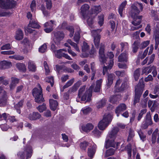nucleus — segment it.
<instances>
[{
  "instance_id": "nucleus-1",
  "label": "nucleus",
  "mask_w": 159,
  "mask_h": 159,
  "mask_svg": "<svg viewBox=\"0 0 159 159\" xmlns=\"http://www.w3.org/2000/svg\"><path fill=\"white\" fill-rule=\"evenodd\" d=\"M119 129L117 127H114L109 134L107 137L105 143V147L106 148L110 147L114 148L115 143L114 139L116 137Z\"/></svg>"
},
{
  "instance_id": "nucleus-2",
  "label": "nucleus",
  "mask_w": 159,
  "mask_h": 159,
  "mask_svg": "<svg viewBox=\"0 0 159 159\" xmlns=\"http://www.w3.org/2000/svg\"><path fill=\"white\" fill-rule=\"evenodd\" d=\"M94 87V84L91 85L89 87V90L85 93L84 95L82 96V92L84 91L85 89V87H83L81 88L79 91L78 96L76 98V101L77 102H79L80 100L82 101H84L86 99V98L87 96L86 101V102H89L91 100V98L92 95V90Z\"/></svg>"
},
{
  "instance_id": "nucleus-3",
  "label": "nucleus",
  "mask_w": 159,
  "mask_h": 159,
  "mask_svg": "<svg viewBox=\"0 0 159 159\" xmlns=\"http://www.w3.org/2000/svg\"><path fill=\"white\" fill-rule=\"evenodd\" d=\"M144 87V84L143 79H141L139 80V83L135 87V96L133 103L134 105H135L137 103L139 102Z\"/></svg>"
},
{
  "instance_id": "nucleus-4",
  "label": "nucleus",
  "mask_w": 159,
  "mask_h": 159,
  "mask_svg": "<svg viewBox=\"0 0 159 159\" xmlns=\"http://www.w3.org/2000/svg\"><path fill=\"white\" fill-rule=\"evenodd\" d=\"M38 88H34L32 91V95L35 98L36 102L40 103L44 101L42 93V89L39 84H38Z\"/></svg>"
},
{
  "instance_id": "nucleus-5",
  "label": "nucleus",
  "mask_w": 159,
  "mask_h": 159,
  "mask_svg": "<svg viewBox=\"0 0 159 159\" xmlns=\"http://www.w3.org/2000/svg\"><path fill=\"white\" fill-rule=\"evenodd\" d=\"M80 10V14L84 19H85L90 14V6L88 4L85 3L82 5Z\"/></svg>"
},
{
  "instance_id": "nucleus-6",
  "label": "nucleus",
  "mask_w": 159,
  "mask_h": 159,
  "mask_svg": "<svg viewBox=\"0 0 159 159\" xmlns=\"http://www.w3.org/2000/svg\"><path fill=\"white\" fill-rule=\"evenodd\" d=\"M16 4V2L13 0H0V7L3 8H11Z\"/></svg>"
},
{
  "instance_id": "nucleus-7",
  "label": "nucleus",
  "mask_w": 159,
  "mask_h": 159,
  "mask_svg": "<svg viewBox=\"0 0 159 159\" xmlns=\"http://www.w3.org/2000/svg\"><path fill=\"white\" fill-rule=\"evenodd\" d=\"M32 150L31 147H28L24 152H20L18 153V155L21 159H24L25 155L26 159L30 158L32 156Z\"/></svg>"
},
{
  "instance_id": "nucleus-8",
  "label": "nucleus",
  "mask_w": 159,
  "mask_h": 159,
  "mask_svg": "<svg viewBox=\"0 0 159 159\" xmlns=\"http://www.w3.org/2000/svg\"><path fill=\"white\" fill-rule=\"evenodd\" d=\"M98 31L100 32L101 30H93L92 31V35L94 38V43L96 47L97 48L99 46L100 39V35L98 34Z\"/></svg>"
},
{
  "instance_id": "nucleus-9",
  "label": "nucleus",
  "mask_w": 159,
  "mask_h": 159,
  "mask_svg": "<svg viewBox=\"0 0 159 159\" xmlns=\"http://www.w3.org/2000/svg\"><path fill=\"white\" fill-rule=\"evenodd\" d=\"M56 25L55 21L50 20L49 22H48L44 24V31L47 33H49L53 30V27Z\"/></svg>"
},
{
  "instance_id": "nucleus-10",
  "label": "nucleus",
  "mask_w": 159,
  "mask_h": 159,
  "mask_svg": "<svg viewBox=\"0 0 159 159\" xmlns=\"http://www.w3.org/2000/svg\"><path fill=\"white\" fill-rule=\"evenodd\" d=\"M104 46L101 44L99 51V60L103 63H106L107 60L104 54Z\"/></svg>"
},
{
  "instance_id": "nucleus-11",
  "label": "nucleus",
  "mask_w": 159,
  "mask_h": 159,
  "mask_svg": "<svg viewBox=\"0 0 159 159\" xmlns=\"http://www.w3.org/2000/svg\"><path fill=\"white\" fill-rule=\"evenodd\" d=\"M64 35L61 32H57L54 34V37L53 38L54 42L57 45L60 44V42L63 38Z\"/></svg>"
},
{
  "instance_id": "nucleus-12",
  "label": "nucleus",
  "mask_w": 159,
  "mask_h": 159,
  "mask_svg": "<svg viewBox=\"0 0 159 159\" xmlns=\"http://www.w3.org/2000/svg\"><path fill=\"white\" fill-rule=\"evenodd\" d=\"M89 49V46L88 44L85 42H84L83 45L82 46V51L83 53L80 56L81 57H88Z\"/></svg>"
},
{
  "instance_id": "nucleus-13",
  "label": "nucleus",
  "mask_w": 159,
  "mask_h": 159,
  "mask_svg": "<svg viewBox=\"0 0 159 159\" xmlns=\"http://www.w3.org/2000/svg\"><path fill=\"white\" fill-rule=\"evenodd\" d=\"M131 7L130 15L132 17H135L140 13V11L136 5V2L131 5Z\"/></svg>"
},
{
  "instance_id": "nucleus-14",
  "label": "nucleus",
  "mask_w": 159,
  "mask_h": 159,
  "mask_svg": "<svg viewBox=\"0 0 159 159\" xmlns=\"http://www.w3.org/2000/svg\"><path fill=\"white\" fill-rule=\"evenodd\" d=\"M127 107L124 103H121L119 105L115 110V113L117 116H119L120 112L125 110Z\"/></svg>"
},
{
  "instance_id": "nucleus-15",
  "label": "nucleus",
  "mask_w": 159,
  "mask_h": 159,
  "mask_svg": "<svg viewBox=\"0 0 159 159\" xmlns=\"http://www.w3.org/2000/svg\"><path fill=\"white\" fill-rule=\"evenodd\" d=\"M79 86L77 85V84H75V85L69 90L67 93H64L63 98L65 100H67L69 98V94L70 92L75 91L77 90Z\"/></svg>"
},
{
  "instance_id": "nucleus-16",
  "label": "nucleus",
  "mask_w": 159,
  "mask_h": 159,
  "mask_svg": "<svg viewBox=\"0 0 159 159\" xmlns=\"http://www.w3.org/2000/svg\"><path fill=\"white\" fill-rule=\"evenodd\" d=\"M67 23L65 22H64L61 25V27L62 29H66L70 32L69 36L70 37L73 36L74 34V29L72 26H66Z\"/></svg>"
},
{
  "instance_id": "nucleus-17",
  "label": "nucleus",
  "mask_w": 159,
  "mask_h": 159,
  "mask_svg": "<svg viewBox=\"0 0 159 159\" xmlns=\"http://www.w3.org/2000/svg\"><path fill=\"white\" fill-rule=\"evenodd\" d=\"M121 82V81L120 79H118L116 81L115 86L116 92H120L123 90L124 88H125V83H122L121 84V87L120 88H118Z\"/></svg>"
},
{
  "instance_id": "nucleus-18",
  "label": "nucleus",
  "mask_w": 159,
  "mask_h": 159,
  "mask_svg": "<svg viewBox=\"0 0 159 159\" xmlns=\"http://www.w3.org/2000/svg\"><path fill=\"white\" fill-rule=\"evenodd\" d=\"M107 55L108 57L110 59L109 62L108 63V64H109L108 68L109 69H111L114 64L113 59V58L114 57V55L112 52H108Z\"/></svg>"
},
{
  "instance_id": "nucleus-19",
  "label": "nucleus",
  "mask_w": 159,
  "mask_h": 159,
  "mask_svg": "<svg viewBox=\"0 0 159 159\" xmlns=\"http://www.w3.org/2000/svg\"><path fill=\"white\" fill-rule=\"evenodd\" d=\"M105 118V117H104V119H102L98 123V126L99 129L101 130H102L105 129L109 124L104 121Z\"/></svg>"
},
{
  "instance_id": "nucleus-20",
  "label": "nucleus",
  "mask_w": 159,
  "mask_h": 159,
  "mask_svg": "<svg viewBox=\"0 0 159 159\" xmlns=\"http://www.w3.org/2000/svg\"><path fill=\"white\" fill-rule=\"evenodd\" d=\"M91 10L92 11V14H94L93 16H96L98 13H99L101 11V7L100 6H94L91 8Z\"/></svg>"
},
{
  "instance_id": "nucleus-21",
  "label": "nucleus",
  "mask_w": 159,
  "mask_h": 159,
  "mask_svg": "<svg viewBox=\"0 0 159 159\" xmlns=\"http://www.w3.org/2000/svg\"><path fill=\"white\" fill-rule=\"evenodd\" d=\"M41 116V115L39 113L33 112L29 114V118L31 120H35L39 119Z\"/></svg>"
},
{
  "instance_id": "nucleus-22",
  "label": "nucleus",
  "mask_w": 159,
  "mask_h": 159,
  "mask_svg": "<svg viewBox=\"0 0 159 159\" xmlns=\"http://www.w3.org/2000/svg\"><path fill=\"white\" fill-rule=\"evenodd\" d=\"M50 107L51 109L54 111L58 106V103L57 101L52 99L49 100Z\"/></svg>"
},
{
  "instance_id": "nucleus-23",
  "label": "nucleus",
  "mask_w": 159,
  "mask_h": 159,
  "mask_svg": "<svg viewBox=\"0 0 159 159\" xmlns=\"http://www.w3.org/2000/svg\"><path fill=\"white\" fill-rule=\"evenodd\" d=\"M11 66L10 62L6 61H2L0 62V68L1 69H5L10 67Z\"/></svg>"
},
{
  "instance_id": "nucleus-24",
  "label": "nucleus",
  "mask_w": 159,
  "mask_h": 159,
  "mask_svg": "<svg viewBox=\"0 0 159 159\" xmlns=\"http://www.w3.org/2000/svg\"><path fill=\"white\" fill-rule=\"evenodd\" d=\"M15 39L17 40H21L23 38V33L21 30H18L15 36Z\"/></svg>"
},
{
  "instance_id": "nucleus-25",
  "label": "nucleus",
  "mask_w": 159,
  "mask_h": 159,
  "mask_svg": "<svg viewBox=\"0 0 159 159\" xmlns=\"http://www.w3.org/2000/svg\"><path fill=\"white\" fill-rule=\"evenodd\" d=\"M119 62H127L128 59V55L126 53H121L118 57Z\"/></svg>"
},
{
  "instance_id": "nucleus-26",
  "label": "nucleus",
  "mask_w": 159,
  "mask_h": 159,
  "mask_svg": "<svg viewBox=\"0 0 159 159\" xmlns=\"http://www.w3.org/2000/svg\"><path fill=\"white\" fill-rule=\"evenodd\" d=\"M93 128V125L91 124L88 123L85 125L82 126V130L85 132H88L92 129Z\"/></svg>"
},
{
  "instance_id": "nucleus-27",
  "label": "nucleus",
  "mask_w": 159,
  "mask_h": 159,
  "mask_svg": "<svg viewBox=\"0 0 159 159\" xmlns=\"http://www.w3.org/2000/svg\"><path fill=\"white\" fill-rule=\"evenodd\" d=\"M102 82V79H100L96 81V86L94 90L95 92H99Z\"/></svg>"
},
{
  "instance_id": "nucleus-28",
  "label": "nucleus",
  "mask_w": 159,
  "mask_h": 159,
  "mask_svg": "<svg viewBox=\"0 0 159 159\" xmlns=\"http://www.w3.org/2000/svg\"><path fill=\"white\" fill-rule=\"evenodd\" d=\"M127 3V2L126 1H125L124 2L122 3L120 5L119 9V13L120 14L121 17H122L123 16L122 15V12L123 11V10L126 5Z\"/></svg>"
},
{
  "instance_id": "nucleus-29",
  "label": "nucleus",
  "mask_w": 159,
  "mask_h": 159,
  "mask_svg": "<svg viewBox=\"0 0 159 159\" xmlns=\"http://www.w3.org/2000/svg\"><path fill=\"white\" fill-rule=\"evenodd\" d=\"M105 117L104 121H105L108 123H109L112 120V117L110 113H106L104 115L103 119Z\"/></svg>"
},
{
  "instance_id": "nucleus-30",
  "label": "nucleus",
  "mask_w": 159,
  "mask_h": 159,
  "mask_svg": "<svg viewBox=\"0 0 159 159\" xmlns=\"http://www.w3.org/2000/svg\"><path fill=\"white\" fill-rule=\"evenodd\" d=\"M120 96L119 95L111 96L110 98L109 101L111 103H114L120 98Z\"/></svg>"
},
{
  "instance_id": "nucleus-31",
  "label": "nucleus",
  "mask_w": 159,
  "mask_h": 159,
  "mask_svg": "<svg viewBox=\"0 0 159 159\" xmlns=\"http://www.w3.org/2000/svg\"><path fill=\"white\" fill-rule=\"evenodd\" d=\"M24 102L23 100L20 101L15 106V107L16 110L17 112L19 114L21 113L20 108L22 106L23 103Z\"/></svg>"
},
{
  "instance_id": "nucleus-32",
  "label": "nucleus",
  "mask_w": 159,
  "mask_h": 159,
  "mask_svg": "<svg viewBox=\"0 0 159 159\" xmlns=\"http://www.w3.org/2000/svg\"><path fill=\"white\" fill-rule=\"evenodd\" d=\"M142 17V16H137V18L135 20L132 22V24L135 26H138L139 25H140L141 23V19Z\"/></svg>"
},
{
  "instance_id": "nucleus-33",
  "label": "nucleus",
  "mask_w": 159,
  "mask_h": 159,
  "mask_svg": "<svg viewBox=\"0 0 159 159\" xmlns=\"http://www.w3.org/2000/svg\"><path fill=\"white\" fill-rule=\"evenodd\" d=\"M114 75L112 74H109L107 75V85L108 86H110L113 83V78L114 77Z\"/></svg>"
},
{
  "instance_id": "nucleus-34",
  "label": "nucleus",
  "mask_w": 159,
  "mask_h": 159,
  "mask_svg": "<svg viewBox=\"0 0 159 159\" xmlns=\"http://www.w3.org/2000/svg\"><path fill=\"white\" fill-rule=\"evenodd\" d=\"M155 39V49H157L158 47L159 44V32H157L154 33Z\"/></svg>"
},
{
  "instance_id": "nucleus-35",
  "label": "nucleus",
  "mask_w": 159,
  "mask_h": 159,
  "mask_svg": "<svg viewBox=\"0 0 159 159\" xmlns=\"http://www.w3.org/2000/svg\"><path fill=\"white\" fill-rule=\"evenodd\" d=\"M28 68L29 70L32 71H34L36 70V66L33 62L30 61L28 62Z\"/></svg>"
},
{
  "instance_id": "nucleus-36",
  "label": "nucleus",
  "mask_w": 159,
  "mask_h": 159,
  "mask_svg": "<svg viewBox=\"0 0 159 159\" xmlns=\"http://www.w3.org/2000/svg\"><path fill=\"white\" fill-rule=\"evenodd\" d=\"M19 80L15 77L11 78V84L10 88L12 89L13 87H15L16 85L19 82Z\"/></svg>"
},
{
  "instance_id": "nucleus-37",
  "label": "nucleus",
  "mask_w": 159,
  "mask_h": 159,
  "mask_svg": "<svg viewBox=\"0 0 159 159\" xmlns=\"http://www.w3.org/2000/svg\"><path fill=\"white\" fill-rule=\"evenodd\" d=\"M94 17L95 16L93 17V16H92L91 14H90L86 17L87 18V22L89 26H91L93 24V18H94Z\"/></svg>"
},
{
  "instance_id": "nucleus-38",
  "label": "nucleus",
  "mask_w": 159,
  "mask_h": 159,
  "mask_svg": "<svg viewBox=\"0 0 159 159\" xmlns=\"http://www.w3.org/2000/svg\"><path fill=\"white\" fill-rule=\"evenodd\" d=\"M28 25L33 28H38L39 27L37 22L34 20H30Z\"/></svg>"
},
{
  "instance_id": "nucleus-39",
  "label": "nucleus",
  "mask_w": 159,
  "mask_h": 159,
  "mask_svg": "<svg viewBox=\"0 0 159 159\" xmlns=\"http://www.w3.org/2000/svg\"><path fill=\"white\" fill-rule=\"evenodd\" d=\"M16 67L21 71H25L26 68L25 65L22 63H19L16 64Z\"/></svg>"
},
{
  "instance_id": "nucleus-40",
  "label": "nucleus",
  "mask_w": 159,
  "mask_h": 159,
  "mask_svg": "<svg viewBox=\"0 0 159 159\" xmlns=\"http://www.w3.org/2000/svg\"><path fill=\"white\" fill-rule=\"evenodd\" d=\"M152 67H146L143 68L142 69V75L145 74L147 75L150 73L152 71Z\"/></svg>"
},
{
  "instance_id": "nucleus-41",
  "label": "nucleus",
  "mask_w": 159,
  "mask_h": 159,
  "mask_svg": "<svg viewBox=\"0 0 159 159\" xmlns=\"http://www.w3.org/2000/svg\"><path fill=\"white\" fill-rule=\"evenodd\" d=\"M115 150L113 148H110L106 150L105 157H107L111 156L114 154Z\"/></svg>"
},
{
  "instance_id": "nucleus-42",
  "label": "nucleus",
  "mask_w": 159,
  "mask_h": 159,
  "mask_svg": "<svg viewBox=\"0 0 159 159\" xmlns=\"http://www.w3.org/2000/svg\"><path fill=\"white\" fill-rule=\"evenodd\" d=\"M145 122L148 125H151L152 124V121L150 112H148L147 113L146 116Z\"/></svg>"
},
{
  "instance_id": "nucleus-43",
  "label": "nucleus",
  "mask_w": 159,
  "mask_h": 159,
  "mask_svg": "<svg viewBox=\"0 0 159 159\" xmlns=\"http://www.w3.org/2000/svg\"><path fill=\"white\" fill-rule=\"evenodd\" d=\"M121 48V51L124 52L127 51L128 49L129 45L127 42H122L120 44Z\"/></svg>"
},
{
  "instance_id": "nucleus-44",
  "label": "nucleus",
  "mask_w": 159,
  "mask_h": 159,
  "mask_svg": "<svg viewBox=\"0 0 159 159\" xmlns=\"http://www.w3.org/2000/svg\"><path fill=\"white\" fill-rule=\"evenodd\" d=\"M140 70L139 68L137 69L134 72V76L135 81H137L140 75Z\"/></svg>"
},
{
  "instance_id": "nucleus-45",
  "label": "nucleus",
  "mask_w": 159,
  "mask_h": 159,
  "mask_svg": "<svg viewBox=\"0 0 159 159\" xmlns=\"http://www.w3.org/2000/svg\"><path fill=\"white\" fill-rule=\"evenodd\" d=\"M80 29H78L77 32H75V36L74 37V40L75 41L78 42L79 41L80 38Z\"/></svg>"
},
{
  "instance_id": "nucleus-46",
  "label": "nucleus",
  "mask_w": 159,
  "mask_h": 159,
  "mask_svg": "<svg viewBox=\"0 0 159 159\" xmlns=\"http://www.w3.org/2000/svg\"><path fill=\"white\" fill-rule=\"evenodd\" d=\"M95 152V150L92 148H89L88 152V156L90 157V159H91L93 158Z\"/></svg>"
},
{
  "instance_id": "nucleus-47",
  "label": "nucleus",
  "mask_w": 159,
  "mask_h": 159,
  "mask_svg": "<svg viewBox=\"0 0 159 159\" xmlns=\"http://www.w3.org/2000/svg\"><path fill=\"white\" fill-rule=\"evenodd\" d=\"M7 103L6 95L3 96L0 98V106H3Z\"/></svg>"
},
{
  "instance_id": "nucleus-48",
  "label": "nucleus",
  "mask_w": 159,
  "mask_h": 159,
  "mask_svg": "<svg viewBox=\"0 0 159 159\" xmlns=\"http://www.w3.org/2000/svg\"><path fill=\"white\" fill-rule=\"evenodd\" d=\"M74 81V79L72 78L67 81L66 84L63 86V88L64 89L67 88L71 86Z\"/></svg>"
},
{
  "instance_id": "nucleus-49",
  "label": "nucleus",
  "mask_w": 159,
  "mask_h": 159,
  "mask_svg": "<svg viewBox=\"0 0 159 159\" xmlns=\"http://www.w3.org/2000/svg\"><path fill=\"white\" fill-rule=\"evenodd\" d=\"M81 111L84 114L86 115L91 112V109L89 107H86L83 108Z\"/></svg>"
},
{
  "instance_id": "nucleus-50",
  "label": "nucleus",
  "mask_w": 159,
  "mask_h": 159,
  "mask_svg": "<svg viewBox=\"0 0 159 159\" xmlns=\"http://www.w3.org/2000/svg\"><path fill=\"white\" fill-rule=\"evenodd\" d=\"M67 42L72 46L78 52H80V50L77 45L75 43L72 42L70 39H69L67 41Z\"/></svg>"
},
{
  "instance_id": "nucleus-51",
  "label": "nucleus",
  "mask_w": 159,
  "mask_h": 159,
  "mask_svg": "<svg viewBox=\"0 0 159 159\" xmlns=\"http://www.w3.org/2000/svg\"><path fill=\"white\" fill-rule=\"evenodd\" d=\"M98 23L100 26H102L104 22V16L103 15H101L98 16Z\"/></svg>"
},
{
  "instance_id": "nucleus-52",
  "label": "nucleus",
  "mask_w": 159,
  "mask_h": 159,
  "mask_svg": "<svg viewBox=\"0 0 159 159\" xmlns=\"http://www.w3.org/2000/svg\"><path fill=\"white\" fill-rule=\"evenodd\" d=\"M47 45L46 43L42 45L39 48V51L40 52L44 53L46 51Z\"/></svg>"
},
{
  "instance_id": "nucleus-53",
  "label": "nucleus",
  "mask_w": 159,
  "mask_h": 159,
  "mask_svg": "<svg viewBox=\"0 0 159 159\" xmlns=\"http://www.w3.org/2000/svg\"><path fill=\"white\" fill-rule=\"evenodd\" d=\"M106 100L103 99L98 103L97 107L98 108H101L105 105L106 103Z\"/></svg>"
},
{
  "instance_id": "nucleus-54",
  "label": "nucleus",
  "mask_w": 159,
  "mask_h": 159,
  "mask_svg": "<svg viewBox=\"0 0 159 159\" xmlns=\"http://www.w3.org/2000/svg\"><path fill=\"white\" fill-rule=\"evenodd\" d=\"M134 136V131L131 129L129 130V135L127 139L128 141H129L132 140Z\"/></svg>"
},
{
  "instance_id": "nucleus-55",
  "label": "nucleus",
  "mask_w": 159,
  "mask_h": 159,
  "mask_svg": "<svg viewBox=\"0 0 159 159\" xmlns=\"http://www.w3.org/2000/svg\"><path fill=\"white\" fill-rule=\"evenodd\" d=\"M149 43L150 41L149 40L143 42L140 45V48L142 49L145 48L149 45Z\"/></svg>"
},
{
  "instance_id": "nucleus-56",
  "label": "nucleus",
  "mask_w": 159,
  "mask_h": 159,
  "mask_svg": "<svg viewBox=\"0 0 159 159\" xmlns=\"http://www.w3.org/2000/svg\"><path fill=\"white\" fill-rule=\"evenodd\" d=\"M151 15L155 20L156 21L158 20V18L156 11L152 10L151 11Z\"/></svg>"
},
{
  "instance_id": "nucleus-57",
  "label": "nucleus",
  "mask_w": 159,
  "mask_h": 159,
  "mask_svg": "<svg viewBox=\"0 0 159 159\" xmlns=\"http://www.w3.org/2000/svg\"><path fill=\"white\" fill-rule=\"evenodd\" d=\"M56 56L58 58H60L63 56V52H62L61 50H56L54 52Z\"/></svg>"
},
{
  "instance_id": "nucleus-58",
  "label": "nucleus",
  "mask_w": 159,
  "mask_h": 159,
  "mask_svg": "<svg viewBox=\"0 0 159 159\" xmlns=\"http://www.w3.org/2000/svg\"><path fill=\"white\" fill-rule=\"evenodd\" d=\"M46 81L50 83L51 87H52L54 84V79L52 77H48L45 79Z\"/></svg>"
},
{
  "instance_id": "nucleus-59",
  "label": "nucleus",
  "mask_w": 159,
  "mask_h": 159,
  "mask_svg": "<svg viewBox=\"0 0 159 159\" xmlns=\"http://www.w3.org/2000/svg\"><path fill=\"white\" fill-rule=\"evenodd\" d=\"M138 133L141 139L143 141H144L146 139V135L142 132L141 130L139 131H138Z\"/></svg>"
},
{
  "instance_id": "nucleus-60",
  "label": "nucleus",
  "mask_w": 159,
  "mask_h": 159,
  "mask_svg": "<svg viewBox=\"0 0 159 159\" xmlns=\"http://www.w3.org/2000/svg\"><path fill=\"white\" fill-rule=\"evenodd\" d=\"M37 108L40 112H42L46 109V105L43 104L42 105L39 106Z\"/></svg>"
},
{
  "instance_id": "nucleus-61",
  "label": "nucleus",
  "mask_w": 159,
  "mask_h": 159,
  "mask_svg": "<svg viewBox=\"0 0 159 159\" xmlns=\"http://www.w3.org/2000/svg\"><path fill=\"white\" fill-rule=\"evenodd\" d=\"M146 110L143 109L140 112L139 114V116L138 117L137 120L138 121L140 120L143 117V114H145L146 112Z\"/></svg>"
},
{
  "instance_id": "nucleus-62",
  "label": "nucleus",
  "mask_w": 159,
  "mask_h": 159,
  "mask_svg": "<svg viewBox=\"0 0 159 159\" xmlns=\"http://www.w3.org/2000/svg\"><path fill=\"white\" fill-rule=\"evenodd\" d=\"M139 45V43L137 41H135L133 44V51L134 52H136L138 49V46Z\"/></svg>"
},
{
  "instance_id": "nucleus-63",
  "label": "nucleus",
  "mask_w": 159,
  "mask_h": 159,
  "mask_svg": "<svg viewBox=\"0 0 159 159\" xmlns=\"http://www.w3.org/2000/svg\"><path fill=\"white\" fill-rule=\"evenodd\" d=\"M88 146V143L86 141H84L80 144V148L83 150H85Z\"/></svg>"
},
{
  "instance_id": "nucleus-64",
  "label": "nucleus",
  "mask_w": 159,
  "mask_h": 159,
  "mask_svg": "<svg viewBox=\"0 0 159 159\" xmlns=\"http://www.w3.org/2000/svg\"><path fill=\"white\" fill-rule=\"evenodd\" d=\"M36 2L35 0H33L32 1L30 4V8L32 11H34L36 9Z\"/></svg>"
}]
</instances>
